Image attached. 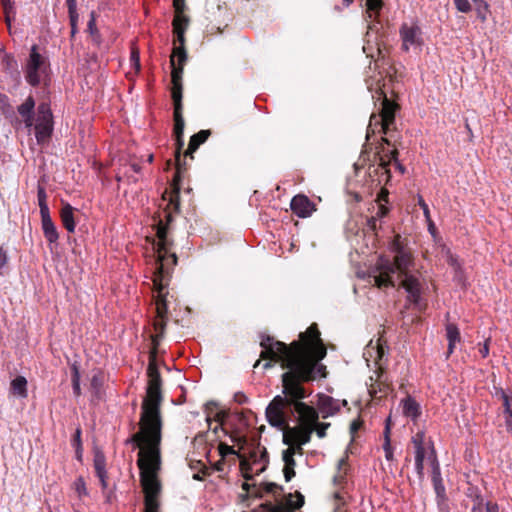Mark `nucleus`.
<instances>
[{"label": "nucleus", "instance_id": "obj_1", "mask_svg": "<svg viewBox=\"0 0 512 512\" xmlns=\"http://www.w3.org/2000/svg\"><path fill=\"white\" fill-rule=\"evenodd\" d=\"M262 351L254 368L258 367L261 359L279 363L285 372L281 375L282 385L286 384V377L291 381L302 378L306 372L318 366L325 358L327 349L320 337L316 323H312L305 332L299 334V339L286 344L275 340L272 336H262L260 341Z\"/></svg>", "mask_w": 512, "mask_h": 512}, {"label": "nucleus", "instance_id": "obj_2", "mask_svg": "<svg viewBox=\"0 0 512 512\" xmlns=\"http://www.w3.org/2000/svg\"><path fill=\"white\" fill-rule=\"evenodd\" d=\"M167 318L155 317L153 328L155 334L151 335L152 347L149 351L147 367L148 385L146 396L142 402V411L139 421L140 430L132 435L131 440L138 444L146 442L149 446H156L161 442L162 420L160 406L162 402V379L157 366V354L160 340L164 337Z\"/></svg>", "mask_w": 512, "mask_h": 512}, {"label": "nucleus", "instance_id": "obj_3", "mask_svg": "<svg viewBox=\"0 0 512 512\" xmlns=\"http://www.w3.org/2000/svg\"><path fill=\"white\" fill-rule=\"evenodd\" d=\"M326 376V366L323 364L309 370L302 378L291 381L287 376L286 384L282 385V395L275 396L266 408L265 416L268 423L271 426H285L287 421L297 413L300 426L313 428L319 414L313 406L303 402L310 395L304 384Z\"/></svg>", "mask_w": 512, "mask_h": 512}, {"label": "nucleus", "instance_id": "obj_4", "mask_svg": "<svg viewBox=\"0 0 512 512\" xmlns=\"http://www.w3.org/2000/svg\"><path fill=\"white\" fill-rule=\"evenodd\" d=\"M390 251L394 254L393 260L380 258L376 265L378 275L374 276L375 286L378 288L395 287L393 275H397L399 287L407 292V300L414 306H419L421 300L422 284L414 273L415 259L406 240L396 234L390 243Z\"/></svg>", "mask_w": 512, "mask_h": 512}, {"label": "nucleus", "instance_id": "obj_5", "mask_svg": "<svg viewBox=\"0 0 512 512\" xmlns=\"http://www.w3.org/2000/svg\"><path fill=\"white\" fill-rule=\"evenodd\" d=\"M126 443H134L140 448L137 465L140 470V484L144 493V512H159L161 483L157 476L158 463L153 459V454L158 452L159 445L149 446L146 442L137 443L131 440Z\"/></svg>", "mask_w": 512, "mask_h": 512}, {"label": "nucleus", "instance_id": "obj_6", "mask_svg": "<svg viewBox=\"0 0 512 512\" xmlns=\"http://www.w3.org/2000/svg\"><path fill=\"white\" fill-rule=\"evenodd\" d=\"M190 25V17L188 15H174L172 20V32L174 35L173 49L170 56L171 64V95L182 96V74L183 68L187 61L186 51V31Z\"/></svg>", "mask_w": 512, "mask_h": 512}, {"label": "nucleus", "instance_id": "obj_7", "mask_svg": "<svg viewBox=\"0 0 512 512\" xmlns=\"http://www.w3.org/2000/svg\"><path fill=\"white\" fill-rule=\"evenodd\" d=\"M174 99V127H173V135L176 141V151H175V161H176V171L172 179L171 184V192L169 193V203L167 205L168 209L173 210V212L178 213L180 211V183L182 180V173L186 170L184 165L181 163V149L184 145L183 134L185 122L183 118V98H173Z\"/></svg>", "mask_w": 512, "mask_h": 512}, {"label": "nucleus", "instance_id": "obj_8", "mask_svg": "<svg viewBox=\"0 0 512 512\" xmlns=\"http://www.w3.org/2000/svg\"><path fill=\"white\" fill-rule=\"evenodd\" d=\"M173 221L172 211H165V222L160 219L156 224V236L158 238L157 253L158 264L175 266L177 264V256L170 253L172 241L168 238L169 225Z\"/></svg>", "mask_w": 512, "mask_h": 512}, {"label": "nucleus", "instance_id": "obj_9", "mask_svg": "<svg viewBox=\"0 0 512 512\" xmlns=\"http://www.w3.org/2000/svg\"><path fill=\"white\" fill-rule=\"evenodd\" d=\"M169 265L165 263L158 264L156 272L153 277L154 290L157 293L155 297L156 316L159 318L168 319V305H167V292L165 289L169 283Z\"/></svg>", "mask_w": 512, "mask_h": 512}, {"label": "nucleus", "instance_id": "obj_10", "mask_svg": "<svg viewBox=\"0 0 512 512\" xmlns=\"http://www.w3.org/2000/svg\"><path fill=\"white\" fill-rule=\"evenodd\" d=\"M48 63L46 58L38 52L37 45H33L25 67V79L31 86H37L47 76Z\"/></svg>", "mask_w": 512, "mask_h": 512}, {"label": "nucleus", "instance_id": "obj_11", "mask_svg": "<svg viewBox=\"0 0 512 512\" xmlns=\"http://www.w3.org/2000/svg\"><path fill=\"white\" fill-rule=\"evenodd\" d=\"M394 99L395 98H378V115L380 117L381 131L383 134L389 133L392 125L395 123L396 113L400 110V105Z\"/></svg>", "mask_w": 512, "mask_h": 512}, {"label": "nucleus", "instance_id": "obj_12", "mask_svg": "<svg viewBox=\"0 0 512 512\" xmlns=\"http://www.w3.org/2000/svg\"><path fill=\"white\" fill-rule=\"evenodd\" d=\"M283 431V444H300L305 445L310 442L313 428L304 426H289V421L285 426H274Z\"/></svg>", "mask_w": 512, "mask_h": 512}, {"label": "nucleus", "instance_id": "obj_13", "mask_svg": "<svg viewBox=\"0 0 512 512\" xmlns=\"http://www.w3.org/2000/svg\"><path fill=\"white\" fill-rule=\"evenodd\" d=\"M374 376H370L368 385V392L371 397L376 399H382L386 397L391 391V382L382 367L374 372Z\"/></svg>", "mask_w": 512, "mask_h": 512}, {"label": "nucleus", "instance_id": "obj_14", "mask_svg": "<svg viewBox=\"0 0 512 512\" xmlns=\"http://www.w3.org/2000/svg\"><path fill=\"white\" fill-rule=\"evenodd\" d=\"M421 29L418 25L407 23L402 24L400 28V36L402 39V47L408 51L411 46H420L422 44Z\"/></svg>", "mask_w": 512, "mask_h": 512}, {"label": "nucleus", "instance_id": "obj_15", "mask_svg": "<svg viewBox=\"0 0 512 512\" xmlns=\"http://www.w3.org/2000/svg\"><path fill=\"white\" fill-rule=\"evenodd\" d=\"M304 505V496L296 491L295 494L289 493L286 497L285 504L279 503L272 505L271 503L265 504L268 508V512H294L300 509Z\"/></svg>", "mask_w": 512, "mask_h": 512}, {"label": "nucleus", "instance_id": "obj_16", "mask_svg": "<svg viewBox=\"0 0 512 512\" xmlns=\"http://www.w3.org/2000/svg\"><path fill=\"white\" fill-rule=\"evenodd\" d=\"M290 208L300 218L309 217L316 210L315 204L303 194H298L292 198Z\"/></svg>", "mask_w": 512, "mask_h": 512}, {"label": "nucleus", "instance_id": "obj_17", "mask_svg": "<svg viewBox=\"0 0 512 512\" xmlns=\"http://www.w3.org/2000/svg\"><path fill=\"white\" fill-rule=\"evenodd\" d=\"M428 458L431 461V466H432L431 477H432V484H433L436 496L440 501H443L446 497V490H445V486L443 484V480L441 477L440 466H439V463H438V460H437V457L435 454V450L433 447L431 449V455Z\"/></svg>", "mask_w": 512, "mask_h": 512}, {"label": "nucleus", "instance_id": "obj_18", "mask_svg": "<svg viewBox=\"0 0 512 512\" xmlns=\"http://www.w3.org/2000/svg\"><path fill=\"white\" fill-rule=\"evenodd\" d=\"M398 155L399 152L397 148L392 149L388 154H381L380 152L375 154V159L379 163V167L384 170V173L387 174V177L390 176V170L389 165L392 161L395 162L397 169L404 174L405 173V167L398 162Z\"/></svg>", "mask_w": 512, "mask_h": 512}, {"label": "nucleus", "instance_id": "obj_19", "mask_svg": "<svg viewBox=\"0 0 512 512\" xmlns=\"http://www.w3.org/2000/svg\"><path fill=\"white\" fill-rule=\"evenodd\" d=\"M318 408L323 418L333 416L340 411V402L328 395H320L318 400Z\"/></svg>", "mask_w": 512, "mask_h": 512}, {"label": "nucleus", "instance_id": "obj_20", "mask_svg": "<svg viewBox=\"0 0 512 512\" xmlns=\"http://www.w3.org/2000/svg\"><path fill=\"white\" fill-rule=\"evenodd\" d=\"M41 225L45 239L49 243H56L59 239L57 228L52 221L50 213L41 214Z\"/></svg>", "mask_w": 512, "mask_h": 512}, {"label": "nucleus", "instance_id": "obj_21", "mask_svg": "<svg viewBox=\"0 0 512 512\" xmlns=\"http://www.w3.org/2000/svg\"><path fill=\"white\" fill-rule=\"evenodd\" d=\"M211 135L210 130H200L198 133L190 137L188 148L185 151V157L190 156L193 159V153L203 144Z\"/></svg>", "mask_w": 512, "mask_h": 512}, {"label": "nucleus", "instance_id": "obj_22", "mask_svg": "<svg viewBox=\"0 0 512 512\" xmlns=\"http://www.w3.org/2000/svg\"><path fill=\"white\" fill-rule=\"evenodd\" d=\"M60 217L65 229L68 232L73 233L75 231L76 223L74 221V208L69 203L63 204L60 211Z\"/></svg>", "mask_w": 512, "mask_h": 512}, {"label": "nucleus", "instance_id": "obj_23", "mask_svg": "<svg viewBox=\"0 0 512 512\" xmlns=\"http://www.w3.org/2000/svg\"><path fill=\"white\" fill-rule=\"evenodd\" d=\"M103 385H104V375L101 371H97L90 380V392L93 398L97 400H101L103 398Z\"/></svg>", "mask_w": 512, "mask_h": 512}, {"label": "nucleus", "instance_id": "obj_24", "mask_svg": "<svg viewBox=\"0 0 512 512\" xmlns=\"http://www.w3.org/2000/svg\"><path fill=\"white\" fill-rule=\"evenodd\" d=\"M363 50L365 53H367L368 57H371L375 60V62L382 61L385 62L386 58L388 57L390 53V48L385 45L384 43L377 42L376 43V53L372 51V47H363Z\"/></svg>", "mask_w": 512, "mask_h": 512}, {"label": "nucleus", "instance_id": "obj_25", "mask_svg": "<svg viewBox=\"0 0 512 512\" xmlns=\"http://www.w3.org/2000/svg\"><path fill=\"white\" fill-rule=\"evenodd\" d=\"M35 103L33 98H27V100L18 107L19 114L23 117L26 127H32L34 123L33 109Z\"/></svg>", "mask_w": 512, "mask_h": 512}, {"label": "nucleus", "instance_id": "obj_26", "mask_svg": "<svg viewBox=\"0 0 512 512\" xmlns=\"http://www.w3.org/2000/svg\"><path fill=\"white\" fill-rule=\"evenodd\" d=\"M446 337L448 340L447 356L454 352L456 343L460 342L461 336L458 327L453 323L446 325Z\"/></svg>", "mask_w": 512, "mask_h": 512}, {"label": "nucleus", "instance_id": "obj_27", "mask_svg": "<svg viewBox=\"0 0 512 512\" xmlns=\"http://www.w3.org/2000/svg\"><path fill=\"white\" fill-rule=\"evenodd\" d=\"M35 137L39 144L47 143L53 133L54 124H35Z\"/></svg>", "mask_w": 512, "mask_h": 512}, {"label": "nucleus", "instance_id": "obj_28", "mask_svg": "<svg viewBox=\"0 0 512 512\" xmlns=\"http://www.w3.org/2000/svg\"><path fill=\"white\" fill-rule=\"evenodd\" d=\"M283 491V487L274 483V482H268L263 483L260 486H253V492L252 495L255 498H262L264 493H280Z\"/></svg>", "mask_w": 512, "mask_h": 512}, {"label": "nucleus", "instance_id": "obj_29", "mask_svg": "<svg viewBox=\"0 0 512 512\" xmlns=\"http://www.w3.org/2000/svg\"><path fill=\"white\" fill-rule=\"evenodd\" d=\"M35 124H54L49 103H41L37 108Z\"/></svg>", "mask_w": 512, "mask_h": 512}, {"label": "nucleus", "instance_id": "obj_30", "mask_svg": "<svg viewBox=\"0 0 512 512\" xmlns=\"http://www.w3.org/2000/svg\"><path fill=\"white\" fill-rule=\"evenodd\" d=\"M401 404L405 416L416 419L420 415V406L412 397L407 396Z\"/></svg>", "mask_w": 512, "mask_h": 512}, {"label": "nucleus", "instance_id": "obj_31", "mask_svg": "<svg viewBox=\"0 0 512 512\" xmlns=\"http://www.w3.org/2000/svg\"><path fill=\"white\" fill-rule=\"evenodd\" d=\"M250 459L256 463L261 462L263 463V466L256 472V474H260L263 472L269 462L268 452L265 447H262L260 449V446L258 445L256 448L253 449V451L250 452Z\"/></svg>", "mask_w": 512, "mask_h": 512}, {"label": "nucleus", "instance_id": "obj_32", "mask_svg": "<svg viewBox=\"0 0 512 512\" xmlns=\"http://www.w3.org/2000/svg\"><path fill=\"white\" fill-rule=\"evenodd\" d=\"M282 460L284 462L283 474L286 482L291 481L295 476L296 461L289 453H282Z\"/></svg>", "mask_w": 512, "mask_h": 512}, {"label": "nucleus", "instance_id": "obj_33", "mask_svg": "<svg viewBox=\"0 0 512 512\" xmlns=\"http://www.w3.org/2000/svg\"><path fill=\"white\" fill-rule=\"evenodd\" d=\"M390 423H391L390 418H387L385 429L383 432V435H384L383 450L385 452V458L387 461L394 460L393 448L391 446V439H390V433H391Z\"/></svg>", "mask_w": 512, "mask_h": 512}, {"label": "nucleus", "instance_id": "obj_34", "mask_svg": "<svg viewBox=\"0 0 512 512\" xmlns=\"http://www.w3.org/2000/svg\"><path fill=\"white\" fill-rule=\"evenodd\" d=\"M384 6L383 0H365L367 17L370 20H376Z\"/></svg>", "mask_w": 512, "mask_h": 512}, {"label": "nucleus", "instance_id": "obj_35", "mask_svg": "<svg viewBox=\"0 0 512 512\" xmlns=\"http://www.w3.org/2000/svg\"><path fill=\"white\" fill-rule=\"evenodd\" d=\"M11 391L13 394L22 398L27 397V380L23 376H17L11 382Z\"/></svg>", "mask_w": 512, "mask_h": 512}, {"label": "nucleus", "instance_id": "obj_36", "mask_svg": "<svg viewBox=\"0 0 512 512\" xmlns=\"http://www.w3.org/2000/svg\"><path fill=\"white\" fill-rule=\"evenodd\" d=\"M71 381H72V389L75 397H79L81 395V387H80V370L79 364L74 362L71 364Z\"/></svg>", "mask_w": 512, "mask_h": 512}, {"label": "nucleus", "instance_id": "obj_37", "mask_svg": "<svg viewBox=\"0 0 512 512\" xmlns=\"http://www.w3.org/2000/svg\"><path fill=\"white\" fill-rule=\"evenodd\" d=\"M87 29H88L89 34L91 36L92 42L95 45L100 46L102 40H101L100 32H99V30H98V28L96 26V18H95L94 12H92L91 15H90V20L88 21Z\"/></svg>", "mask_w": 512, "mask_h": 512}, {"label": "nucleus", "instance_id": "obj_38", "mask_svg": "<svg viewBox=\"0 0 512 512\" xmlns=\"http://www.w3.org/2000/svg\"><path fill=\"white\" fill-rule=\"evenodd\" d=\"M3 67L11 75L19 76L18 64L13 56L5 54L1 61Z\"/></svg>", "mask_w": 512, "mask_h": 512}, {"label": "nucleus", "instance_id": "obj_39", "mask_svg": "<svg viewBox=\"0 0 512 512\" xmlns=\"http://www.w3.org/2000/svg\"><path fill=\"white\" fill-rule=\"evenodd\" d=\"M37 200H38V205L40 208V215L45 214V213H50L49 207L47 204V193H46L45 188L41 185H38Z\"/></svg>", "mask_w": 512, "mask_h": 512}, {"label": "nucleus", "instance_id": "obj_40", "mask_svg": "<svg viewBox=\"0 0 512 512\" xmlns=\"http://www.w3.org/2000/svg\"><path fill=\"white\" fill-rule=\"evenodd\" d=\"M426 456V451H415V469L416 473L422 481L424 479V459Z\"/></svg>", "mask_w": 512, "mask_h": 512}, {"label": "nucleus", "instance_id": "obj_41", "mask_svg": "<svg viewBox=\"0 0 512 512\" xmlns=\"http://www.w3.org/2000/svg\"><path fill=\"white\" fill-rule=\"evenodd\" d=\"M502 400L503 414L504 416L512 417V396L508 395L504 390H500L498 393Z\"/></svg>", "mask_w": 512, "mask_h": 512}, {"label": "nucleus", "instance_id": "obj_42", "mask_svg": "<svg viewBox=\"0 0 512 512\" xmlns=\"http://www.w3.org/2000/svg\"><path fill=\"white\" fill-rule=\"evenodd\" d=\"M94 469L96 474H103L106 471V459L102 452H96L94 455Z\"/></svg>", "mask_w": 512, "mask_h": 512}, {"label": "nucleus", "instance_id": "obj_43", "mask_svg": "<svg viewBox=\"0 0 512 512\" xmlns=\"http://www.w3.org/2000/svg\"><path fill=\"white\" fill-rule=\"evenodd\" d=\"M411 442L414 446L415 451H426L425 449V432L424 431H418L414 436L411 438Z\"/></svg>", "mask_w": 512, "mask_h": 512}, {"label": "nucleus", "instance_id": "obj_44", "mask_svg": "<svg viewBox=\"0 0 512 512\" xmlns=\"http://www.w3.org/2000/svg\"><path fill=\"white\" fill-rule=\"evenodd\" d=\"M475 1L477 3V7H476L477 17L482 22H485L487 20V14L489 12V5L484 0H475Z\"/></svg>", "mask_w": 512, "mask_h": 512}, {"label": "nucleus", "instance_id": "obj_45", "mask_svg": "<svg viewBox=\"0 0 512 512\" xmlns=\"http://www.w3.org/2000/svg\"><path fill=\"white\" fill-rule=\"evenodd\" d=\"M468 497L471 498L473 505L472 506H481L486 504L484 502L483 496L478 488H469L468 489Z\"/></svg>", "mask_w": 512, "mask_h": 512}, {"label": "nucleus", "instance_id": "obj_46", "mask_svg": "<svg viewBox=\"0 0 512 512\" xmlns=\"http://www.w3.org/2000/svg\"><path fill=\"white\" fill-rule=\"evenodd\" d=\"M218 450L221 458L225 459L227 455H237L239 458H241V454L237 452L232 446H229L226 443L221 442L218 446Z\"/></svg>", "mask_w": 512, "mask_h": 512}, {"label": "nucleus", "instance_id": "obj_47", "mask_svg": "<svg viewBox=\"0 0 512 512\" xmlns=\"http://www.w3.org/2000/svg\"><path fill=\"white\" fill-rule=\"evenodd\" d=\"M240 469H241V472L243 474V477L249 481L252 479V475L250 474V472L252 471V467H251V464L250 462L241 455V458H240Z\"/></svg>", "mask_w": 512, "mask_h": 512}, {"label": "nucleus", "instance_id": "obj_48", "mask_svg": "<svg viewBox=\"0 0 512 512\" xmlns=\"http://www.w3.org/2000/svg\"><path fill=\"white\" fill-rule=\"evenodd\" d=\"M330 427V423L322 422L319 423L316 421V424H313V432L315 431L319 438H324L326 436V430Z\"/></svg>", "mask_w": 512, "mask_h": 512}, {"label": "nucleus", "instance_id": "obj_49", "mask_svg": "<svg viewBox=\"0 0 512 512\" xmlns=\"http://www.w3.org/2000/svg\"><path fill=\"white\" fill-rule=\"evenodd\" d=\"M418 205L423 210V214H424L425 218L427 219V221L430 222L429 229L430 230L432 228L434 229V225H433V223L431 222V219H430L429 207H428V205L426 204L425 200L423 199V197L421 195H418Z\"/></svg>", "mask_w": 512, "mask_h": 512}, {"label": "nucleus", "instance_id": "obj_50", "mask_svg": "<svg viewBox=\"0 0 512 512\" xmlns=\"http://www.w3.org/2000/svg\"><path fill=\"white\" fill-rule=\"evenodd\" d=\"M68 14H69V20H70V25H71V36L73 37L77 32V22H78L79 15H78L77 9H74L73 13H72V10H68Z\"/></svg>", "mask_w": 512, "mask_h": 512}, {"label": "nucleus", "instance_id": "obj_51", "mask_svg": "<svg viewBox=\"0 0 512 512\" xmlns=\"http://www.w3.org/2000/svg\"><path fill=\"white\" fill-rule=\"evenodd\" d=\"M287 449L283 450L282 453H289L290 456L294 457L296 454L302 455L304 453L302 446L300 444H286Z\"/></svg>", "mask_w": 512, "mask_h": 512}, {"label": "nucleus", "instance_id": "obj_52", "mask_svg": "<svg viewBox=\"0 0 512 512\" xmlns=\"http://www.w3.org/2000/svg\"><path fill=\"white\" fill-rule=\"evenodd\" d=\"M455 7L462 13H468L471 11V5L468 0H454Z\"/></svg>", "mask_w": 512, "mask_h": 512}, {"label": "nucleus", "instance_id": "obj_53", "mask_svg": "<svg viewBox=\"0 0 512 512\" xmlns=\"http://www.w3.org/2000/svg\"><path fill=\"white\" fill-rule=\"evenodd\" d=\"M174 15H186L185 0H173Z\"/></svg>", "mask_w": 512, "mask_h": 512}, {"label": "nucleus", "instance_id": "obj_54", "mask_svg": "<svg viewBox=\"0 0 512 512\" xmlns=\"http://www.w3.org/2000/svg\"><path fill=\"white\" fill-rule=\"evenodd\" d=\"M75 489L78 492V494L81 495H87V489H86V483L83 479V477H78L74 483Z\"/></svg>", "mask_w": 512, "mask_h": 512}, {"label": "nucleus", "instance_id": "obj_55", "mask_svg": "<svg viewBox=\"0 0 512 512\" xmlns=\"http://www.w3.org/2000/svg\"><path fill=\"white\" fill-rule=\"evenodd\" d=\"M81 429L77 428L75 431V434L72 438V446L75 448V450H83L82 449V441H81Z\"/></svg>", "mask_w": 512, "mask_h": 512}, {"label": "nucleus", "instance_id": "obj_56", "mask_svg": "<svg viewBox=\"0 0 512 512\" xmlns=\"http://www.w3.org/2000/svg\"><path fill=\"white\" fill-rule=\"evenodd\" d=\"M489 342L490 338L486 339L482 345L479 344V353L483 358H486L489 355Z\"/></svg>", "mask_w": 512, "mask_h": 512}, {"label": "nucleus", "instance_id": "obj_57", "mask_svg": "<svg viewBox=\"0 0 512 512\" xmlns=\"http://www.w3.org/2000/svg\"><path fill=\"white\" fill-rule=\"evenodd\" d=\"M363 425V421L361 419L353 420L350 424V433L354 435Z\"/></svg>", "mask_w": 512, "mask_h": 512}, {"label": "nucleus", "instance_id": "obj_58", "mask_svg": "<svg viewBox=\"0 0 512 512\" xmlns=\"http://www.w3.org/2000/svg\"><path fill=\"white\" fill-rule=\"evenodd\" d=\"M234 401L238 404H246L248 403L249 399L243 392H237L234 395Z\"/></svg>", "mask_w": 512, "mask_h": 512}, {"label": "nucleus", "instance_id": "obj_59", "mask_svg": "<svg viewBox=\"0 0 512 512\" xmlns=\"http://www.w3.org/2000/svg\"><path fill=\"white\" fill-rule=\"evenodd\" d=\"M486 512H500L499 505L496 502L488 501L485 504Z\"/></svg>", "mask_w": 512, "mask_h": 512}, {"label": "nucleus", "instance_id": "obj_60", "mask_svg": "<svg viewBox=\"0 0 512 512\" xmlns=\"http://www.w3.org/2000/svg\"><path fill=\"white\" fill-rule=\"evenodd\" d=\"M200 472L202 473V476L200 475V473H196V474L193 475V479L199 480V481L203 480V478L205 476L210 475V468H208V467L203 465V467H202Z\"/></svg>", "mask_w": 512, "mask_h": 512}, {"label": "nucleus", "instance_id": "obj_61", "mask_svg": "<svg viewBox=\"0 0 512 512\" xmlns=\"http://www.w3.org/2000/svg\"><path fill=\"white\" fill-rule=\"evenodd\" d=\"M227 416H228L227 412L220 410L215 413V415L213 416V419L222 425V423L224 422V420L226 419Z\"/></svg>", "mask_w": 512, "mask_h": 512}, {"label": "nucleus", "instance_id": "obj_62", "mask_svg": "<svg viewBox=\"0 0 512 512\" xmlns=\"http://www.w3.org/2000/svg\"><path fill=\"white\" fill-rule=\"evenodd\" d=\"M230 438H231L232 442L238 443V444H240L242 446L247 443V439H246L245 436H239V435L231 434Z\"/></svg>", "mask_w": 512, "mask_h": 512}, {"label": "nucleus", "instance_id": "obj_63", "mask_svg": "<svg viewBox=\"0 0 512 512\" xmlns=\"http://www.w3.org/2000/svg\"><path fill=\"white\" fill-rule=\"evenodd\" d=\"M375 349H376V353H377L376 358L378 360H381L382 357L385 355V349H384V346L381 344L380 339L377 341V345H376Z\"/></svg>", "mask_w": 512, "mask_h": 512}, {"label": "nucleus", "instance_id": "obj_64", "mask_svg": "<svg viewBox=\"0 0 512 512\" xmlns=\"http://www.w3.org/2000/svg\"><path fill=\"white\" fill-rule=\"evenodd\" d=\"M8 262V255L7 252L0 247V270L7 264Z\"/></svg>", "mask_w": 512, "mask_h": 512}]
</instances>
